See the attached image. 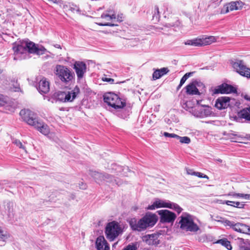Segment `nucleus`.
Here are the masks:
<instances>
[{
    "label": "nucleus",
    "mask_w": 250,
    "mask_h": 250,
    "mask_svg": "<svg viewBox=\"0 0 250 250\" xmlns=\"http://www.w3.org/2000/svg\"><path fill=\"white\" fill-rule=\"evenodd\" d=\"M101 19H104L108 22L99 23L98 24L100 26H114L116 24L112 23V22L113 20L116 19V16L114 14H109L107 13H104L102 14Z\"/></svg>",
    "instance_id": "nucleus-17"
},
{
    "label": "nucleus",
    "mask_w": 250,
    "mask_h": 250,
    "mask_svg": "<svg viewBox=\"0 0 250 250\" xmlns=\"http://www.w3.org/2000/svg\"><path fill=\"white\" fill-rule=\"evenodd\" d=\"M37 89L39 92L42 94H46L49 92L50 89L49 83L46 78H43L40 81Z\"/></svg>",
    "instance_id": "nucleus-21"
},
{
    "label": "nucleus",
    "mask_w": 250,
    "mask_h": 250,
    "mask_svg": "<svg viewBox=\"0 0 250 250\" xmlns=\"http://www.w3.org/2000/svg\"><path fill=\"white\" fill-rule=\"evenodd\" d=\"M74 69L76 73L78 81H80L86 71V65L83 62H76L74 64Z\"/></svg>",
    "instance_id": "nucleus-15"
},
{
    "label": "nucleus",
    "mask_w": 250,
    "mask_h": 250,
    "mask_svg": "<svg viewBox=\"0 0 250 250\" xmlns=\"http://www.w3.org/2000/svg\"><path fill=\"white\" fill-rule=\"evenodd\" d=\"M234 194V193H229L227 194V196H233V194Z\"/></svg>",
    "instance_id": "nucleus-50"
},
{
    "label": "nucleus",
    "mask_w": 250,
    "mask_h": 250,
    "mask_svg": "<svg viewBox=\"0 0 250 250\" xmlns=\"http://www.w3.org/2000/svg\"><path fill=\"white\" fill-rule=\"evenodd\" d=\"M184 43L185 45H189L194 46H200L205 44L204 41L200 39L188 40L185 42Z\"/></svg>",
    "instance_id": "nucleus-27"
},
{
    "label": "nucleus",
    "mask_w": 250,
    "mask_h": 250,
    "mask_svg": "<svg viewBox=\"0 0 250 250\" xmlns=\"http://www.w3.org/2000/svg\"><path fill=\"white\" fill-rule=\"evenodd\" d=\"M55 46L57 48H61V46L59 44H56V45H55Z\"/></svg>",
    "instance_id": "nucleus-51"
},
{
    "label": "nucleus",
    "mask_w": 250,
    "mask_h": 250,
    "mask_svg": "<svg viewBox=\"0 0 250 250\" xmlns=\"http://www.w3.org/2000/svg\"><path fill=\"white\" fill-rule=\"evenodd\" d=\"M19 89H20V88H19V87H17V88H16V90H15V91H19Z\"/></svg>",
    "instance_id": "nucleus-53"
},
{
    "label": "nucleus",
    "mask_w": 250,
    "mask_h": 250,
    "mask_svg": "<svg viewBox=\"0 0 250 250\" xmlns=\"http://www.w3.org/2000/svg\"><path fill=\"white\" fill-rule=\"evenodd\" d=\"M211 219L212 221H215L221 222V223L223 224L224 225H225V223L224 222V221H226L227 220H226V219L222 218L221 217H220L219 216H216L215 217H214L213 215H211Z\"/></svg>",
    "instance_id": "nucleus-38"
},
{
    "label": "nucleus",
    "mask_w": 250,
    "mask_h": 250,
    "mask_svg": "<svg viewBox=\"0 0 250 250\" xmlns=\"http://www.w3.org/2000/svg\"><path fill=\"white\" fill-rule=\"evenodd\" d=\"M6 184V182L5 181H0V188H4V185Z\"/></svg>",
    "instance_id": "nucleus-48"
},
{
    "label": "nucleus",
    "mask_w": 250,
    "mask_h": 250,
    "mask_svg": "<svg viewBox=\"0 0 250 250\" xmlns=\"http://www.w3.org/2000/svg\"><path fill=\"white\" fill-rule=\"evenodd\" d=\"M9 30L7 29H6L4 27H3L2 28V29H1V33L2 34H5V35H9L10 34L9 33Z\"/></svg>",
    "instance_id": "nucleus-46"
},
{
    "label": "nucleus",
    "mask_w": 250,
    "mask_h": 250,
    "mask_svg": "<svg viewBox=\"0 0 250 250\" xmlns=\"http://www.w3.org/2000/svg\"><path fill=\"white\" fill-rule=\"evenodd\" d=\"M20 115L24 121L33 126H34V124H36L39 121L34 112L29 109H22L20 112Z\"/></svg>",
    "instance_id": "nucleus-10"
},
{
    "label": "nucleus",
    "mask_w": 250,
    "mask_h": 250,
    "mask_svg": "<svg viewBox=\"0 0 250 250\" xmlns=\"http://www.w3.org/2000/svg\"><path fill=\"white\" fill-rule=\"evenodd\" d=\"M240 232L250 234V226L241 223Z\"/></svg>",
    "instance_id": "nucleus-33"
},
{
    "label": "nucleus",
    "mask_w": 250,
    "mask_h": 250,
    "mask_svg": "<svg viewBox=\"0 0 250 250\" xmlns=\"http://www.w3.org/2000/svg\"><path fill=\"white\" fill-rule=\"evenodd\" d=\"M54 73L61 82L65 84H68L74 78V74L72 70L62 65H57Z\"/></svg>",
    "instance_id": "nucleus-4"
},
{
    "label": "nucleus",
    "mask_w": 250,
    "mask_h": 250,
    "mask_svg": "<svg viewBox=\"0 0 250 250\" xmlns=\"http://www.w3.org/2000/svg\"><path fill=\"white\" fill-rule=\"evenodd\" d=\"M180 218L179 224L181 229L191 232H196L199 229V227L194 222L192 215L189 213L183 212Z\"/></svg>",
    "instance_id": "nucleus-3"
},
{
    "label": "nucleus",
    "mask_w": 250,
    "mask_h": 250,
    "mask_svg": "<svg viewBox=\"0 0 250 250\" xmlns=\"http://www.w3.org/2000/svg\"><path fill=\"white\" fill-rule=\"evenodd\" d=\"M237 92V89L233 86L226 83H222L216 87L213 91L214 94H229Z\"/></svg>",
    "instance_id": "nucleus-14"
},
{
    "label": "nucleus",
    "mask_w": 250,
    "mask_h": 250,
    "mask_svg": "<svg viewBox=\"0 0 250 250\" xmlns=\"http://www.w3.org/2000/svg\"><path fill=\"white\" fill-rule=\"evenodd\" d=\"M239 250H241L239 248Z\"/></svg>",
    "instance_id": "nucleus-61"
},
{
    "label": "nucleus",
    "mask_w": 250,
    "mask_h": 250,
    "mask_svg": "<svg viewBox=\"0 0 250 250\" xmlns=\"http://www.w3.org/2000/svg\"><path fill=\"white\" fill-rule=\"evenodd\" d=\"M194 176H197L199 178H205L207 179H208V178H209L208 177L207 175H205L202 173L199 172H196Z\"/></svg>",
    "instance_id": "nucleus-42"
},
{
    "label": "nucleus",
    "mask_w": 250,
    "mask_h": 250,
    "mask_svg": "<svg viewBox=\"0 0 250 250\" xmlns=\"http://www.w3.org/2000/svg\"><path fill=\"white\" fill-rule=\"evenodd\" d=\"M34 127L44 135H48L50 132L49 126L41 120L36 123V124H34Z\"/></svg>",
    "instance_id": "nucleus-22"
},
{
    "label": "nucleus",
    "mask_w": 250,
    "mask_h": 250,
    "mask_svg": "<svg viewBox=\"0 0 250 250\" xmlns=\"http://www.w3.org/2000/svg\"><path fill=\"white\" fill-rule=\"evenodd\" d=\"M156 18V20H158L160 18L159 8L158 6H155L154 9V14L153 16V19Z\"/></svg>",
    "instance_id": "nucleus-40"
},
{
    "label": "nucleus",
    "mask_w": 250,
    "mask_h": 250,
    "mask_svg": "<svg viewBox=\"0 0 250 250\" xmlns=\"http://www.w3.org/2000/svg\"><path fill=\"white\" fill-rule=\"evenodd\" d=\"M157 213L162 223H173L176 218L175 213L167 209L158 210Z\"/></svg>",
    "instance_id": "nucleus-13"
},
{
    "label": "nucleus",
    "mask_w": 250,
    "mask_h": 250,
    "mask_svg": "<svg viewBox=\"0 0 250 250\" xmlns=\"http://www.w3.org/2000/svg\"><path fill=\"white\" fill-rule=\"evenodd\" d=\"M215 243L220 244L226 248L228 250H231L232 247L229 241L227 238H223L217 240Z\"/></svg>",
    "instance_id": "nucleus-30"
},
{
    "label": "nucleus",
    "mask_w": 250,
    "mask_h": 250,
    "mask_svg": "<svg viewBox=\"0 0 250 250\" xmlns=\"http://www.w3.org/2000/svg\"><path fill=\"white\" fill-rule=\"evenodd\" d=\"M213 37H210L209 39H212Z\"/></svg>",
    "instance_id": "nucleus-60"
},
{
    "label": "nucleus",
    "mask_w": 250,
    "mask_h": 250,
    "mask_svg": "<svg viewBox=\"0 0 250 250\" xmlns=\"http://www.w3.org/2000/svg\"><path fill=\"white\" fill-rule=\"evenodd\" d=\"M176 139L182 144H189L191 142L190 139L187 136L181 137L177 135Z\"/></svg>",
    "instance_id": "nucleus-32"
},
{
    "label": "nucleus",
    "mask_w": 250,
    "mask_h": 250,
    "mask_svg": "<svg viewBox=\"0 0 250 250\" xmlns=\"http://www.w3.org/2000/svg\"><path fill=\"white\" fill-rule=\"evenodd\" d=\"M230 98L228 97H222L218 98L215 104V106L219 110L225 109L229 105Z\"/></svg>",
    "instance_id": "nucleus-18"
},
{
    "label": "nucleus",
    "mask_w": 250,
    "mask_h": 250,
    "mask_svg": "<svg viewBox=\"0 0 250 250\" xmlns=\"http://www.w3.org/2000/svg\"><path fill=\"white\" fill-rule=\"evenodd\" d=\"M75 198V196L74 195H72V199H74Z\"/></svg>",
    "instance_id": "nucleus-58"
},
{
    "label": "nucleus",
    "mask_w": 250,
    "mask_h": 250,
    "mask_svg": "<svg viewBox=\"0 0 250 250\" xmlns=\"http://www.w3.org/2000/svg\"><path fill=\"white\" fill-rule=\"evenodd\" d=\"M193 72H188L186 73L183 77L181 78L180 82V86H182L185 83L186 81L190 76L192 75Z\"/></svg>",
    "instance_id": "nucleus-36"
},
{
    "label": "nucleus",
    "mask_w": 250,
    "mask_h": 250,
    "mask_svg": "<svg viewBox=\"0 0 250 250\" xmlns=\"http://www.w3.org/2000/svg\"><path fill=\"white\" fill-rule=\"evenodd\" d=\"M167 208L173 209L176 211L178 214L181 213L183 208H181L178 204L170 202L169 200H164L157 198L151 205H149L147 207V209L149 210H153L155 208Z\"/></svg>",
    "instance_id": "nucleus-5"
},
{
    "label": "nucleus",
    "mask_w": 250,
    "mask_h": 250,
    "mask_svg": "<svg viewBox=\"0 0 250 250\" xmlns=\"http://www.w3.org/2000/svg\"><path fill=\"white\" fill-rule=\"evenodd\" d=\"M2 72V70L0 69V74H1Z\"/></svg>",
    "instance_id": "nucleus-57"
},
{
    "label": "nucleus",
    "mask_w": 250,
    "mask_h": 250,
    "mask_svg": "<svg viewBox=\"0 0 250 250\" xmlns=\"http://www.w3.org/2000/svg\"><path fill=\"white\" fill-rule=\"evenodd\" d=\"M236 240L241 250H250V241L249 240L238 238Z\"/></svg>",
    "instance_id": "nucleus-24"
},
{
    "label": "nucleus",
    "mask_w": 250,
    "mask_h": 250,
    "mask_svg": "<svg viewBox=\"0 0 250 250\" xmlns=\"http://www.w3.org/2000/svg\"><path fill=\"white\" fill-rule=\"evenodd\" d=\"M20 115L24 121L33 126H34V124H36L39 121L34 112L29 109H22L20 112Z\"/></svg>",
    "instance_id": "nucleus-9"
},
{
    "label": "nucleus",
    "mask_w": 250,
    "mask_h": 250,
    "mask_svg": "<svg viewBox=\"0 0 250 250\" xmlns=\"http://www.w3.org/2000/svg\"><path fill=\"white\" fill-rule=\"evenodd\" d=\"M104 100L105 103L115 109L123 108L126 105L124 100L121 99L118 95L112 92L105 94Z\"/></svg>",
    "instance_id": "nucleus-6"
},
{
    "label": "nucleus",
    "mask_w": 250,
    "mask_h": 250,
    "mask_svg": "<svg viewBox=\"0 0 250 250\" xmlns=\"http://www.w3.org/2000/svg\"><path fill=\"white\" fill-rule=\"evenodd\" d=\"M230 203H232L234 204L233 205V207H236L238 208H243L244 207L245 204H244L243 203H240L239 202H234V201H225L223 204H226L227 205H230Z\"/></svg>",
    "instance_id": "nucleus-31"
},
{
    "label": "nucleus",
    "mask_w": 250,
    "mask_h": 250,
    "mask_svg": "<svg viewBox=\"0 0 250 250\" xmlns=\"http://www.w3.org/2000/svg\"><path fill=\"white\" fill-rule=\"evenodd\" d=\"M163 135L166 137H170V138H176L177 137V134H175L174 133H169L167 132H165L163 133Z\"/></svg>",
    "instance_id": "nucleus-43"
},
{
    "label": "nucleus",
    "mask_w": 250,
    "mask_h": 250,
    "mask_svg": "<svg viewBox=\"0 0 250 250\" xmlns=\"http://www.w3.org/2000/svg\"><path fill=\"white\" fill-rule=\"evenodd\" d=\"M228 206H233V205H234L232 203H230V205H228Z\"/></svg>",
    "instance_id": "nucleus-56"
},
{
    "label": "nucleus",
    "mask_w": 250,
    "mask_h": 250,
    "mask_svg": "<svg viewBox=\"0 0 250 250\" xmlns=\"http://www.w3.org/2000/svg\"><path fill=\"white\" fill-rule=\"evenodd\" d=\"M224 222L225 223V226H229L234 230L240 232L241 223H234V222L230 221L229 220L224 221Z\"/></svg>",
    "instance_id": "nucleus-29"
},
{
    "label": "nucleus",
    "mask_w": 250,
    "mask_h": 250,
    "mask_svg": "<svg viewBox=\"0 0 250 250\" xmlns=\"http://www.w3.org/2000/svg\"><path fill=\"white\" fill-rule=\"evenodd\" d=\"M89 174L95 180V181L97 183H99L103 181H106L108 182H115L116 184H118L116 180L108 174L102 173L98 171L90 170Z\"/></svg>",
    "instance_id": "nucleus-12"
},
{
    "label": "nucleus",
    "mask_w": 250,
    "mask_h": 250,
    "mask_svg": "<svg viewBox=\"0 0 250 250\" xmlns=\"http://www.w3.org/2000/svg\"><path fill=\"white\" fill-rule=\"evenodd\" d=\"M233 68L243 76L250 78V68H248L242 60H237L231 62Z\"/></svg>",
    "instance_id": "nucleus-11"
},
{
    "label": "nucleus",
    "mask_w": 250,
    "mask_h": 250,
    "mask_svg": "<svg viewBox=\"0 0 250 250\" xmlns=\"http://www.w3.org/2000/svg\"><path fill=\"white\" fill-rule=\"evenodd\" d=\"M243 3L242 1H232L224 5L221 10V14H226L230 11L239 10L242 8Z\"/></svg>",
    "instance_id": "nucleus-16"
},
{
    "label": "nucleus",
    "mask_w": 250,
    "mask_h": 250,
    "mask_svg": "<svg viewBox=\"0 0 250 250\" xmlns=\"http://www.w3.org/2000/svg\"><path fill=\"white\" fill-rule=\"evenodd\" d=\"M4 209L3 211L7 214L9 220L13 218L14 216V203L10 201H5L4 202Z\"/></svg>",
    "instance_id": "nucleus-19"
},
{
    "label": "nucleus",
    "mask_w": 250,
    "mask_h": 250,
    "mask_svg": "<svg viewBox=\"0 0 250 250\" xmlns=\"http://www.w3.org/2000/svg\"><path fill=\"white\" fill-rule=\"evenodd\" d=\"M13 143L17 146L19 147L20 148L23 149V150H25V151H26L25 147L23 146L22 143L20 140L16 139L13 141Z\"/></svg>",
    "instance_id": "nucleus-39"
},
{
    "label": "nucleus",
    "mask_w": 250,
    "mask_h": 250,
    "mask_svg": "<svg viewBox=\"0 0 250 250\" xmlns=\"http://www.w3.org/2000/svg\"><path fill=\"white\" fill-rule=\"evenodd\" d=\"M11 24V23L10 22H6V23H4V24Z\"/></svg>",
    "instance_id": "nucleus-54"
},
{
    "label": "nucleus",
    "mask_w": 250,
    "mask_h": 250,
    "mask_svg": "<svg viewBox=\"0 0 250 250\" xmlns=\"http://www.w3.org/2000/svg\"><path fill=\"white\" fill-rule=\"evenodd\" d=\"M80 90L78 86L76 85L71 91L68 92L58 91L55 93V98L62 102H71L80 94Z\"/></svg>",
    "instance_id": "nucleus-7"
},
{
    "label": "nucleus",
    "mask_w": 250,
    "mask_h": 250,
    "mask_svg": "<svg viewBox=\"0 0 250 250\" xmlns=\"http://www.w3.org/2000/svg\"><path fill=\"white\" fill-rule=\"evenodd\" d=\"M103 81L109 82L110 83H112L114 82V80L113 79L107 78H104V79H103Z\"/></svg>",
    "instance_id": "nucleus-47"
},
{
    "label": "nucleus",
    "mask_w": 250,
    "mask_h": 250,
    "mask_svg": "<svg viewBox=\"0 0 250 250\" xmlns=\"http://www.w3.org/2000/svg\"><path fill=\"white\" fill-rule=\"evenodd\" d=\"M160 234L158 233H153L148 234L145 237L146 243L149 245L156 246L159 244V237Z\"/></svg>",
    "instance_id": "nucleus-23"
},
{
    "label": "nucleus",
    "mask_w": 250,
    "mask_h": 250,
    "mask_svg": "<svg viewBox=\"0 0 250 250\" xmlns=\"http://www.w3.org/2000/svg\"><path fill=\"white\" fill-rule=\"evenodd\" d=\"M186 92L189 95L200 94L198 89L193 83H190L186 86Z\"/></svg>",
    "instance_id": "nucleus-28"
},
{
    "label": "nucleus",
    "mask_w": 250,
    "mask_h": 250,
    "mask_svg": "<svg viewBox=\"0 0 250 250\" xmlns=\"http://www.w3.org/2000/svg\"><path fill=\"white\" fill-rule=\"evenodd\" d=\"M8 237V235L0 229V241L2 242V244H0V246L4 245L3 243L6 241Z\"/></svg>",
    "instance_id": "nucleus-34"
},
{
    "label": "nucleus",
    "mask_w": 250,
    "mask_h": 250,
    "mask_svg": "<svg viewBox=\"0 0 250 250\" xmlns=\"http://www.w3.org/2000/svg\"><path fill=\"white\" fill-rule=\"evenodd\" d=\"M168 71L169 70L166 67L156 69L153 73L152 78L154 80H157L167 74Z\"/></svg>",
    "instance_id": "nucleus-25"
},
{
    "label": "nucleus",
    "mask_w": 250,
    "mask_h": 250,
    "mask_svg": "<svg viewBox=\"0 0 250 250\" xmlns=\"http://www.w3.org/2000/svg\"><path fill=\"white\" fill-rule=\"evenodd\" d=\"M8 101V97L0 94V106H3L7 104Z\"/></svg>",
    "instance_id": "nucleus-35"
},
{
    "label": "nucleus",
    "mask_w": 250,
    "mask_h": 250,
    "mask_svg": "<svg viewBox=\"0 0 250 250\" xmlns=\"http://www.w3.org/2000/svg\"><path fill=\"white\" fill-rule=\"evenodd\" d=\"M80 188L84 189L86 188V185L82 184V186L80 187Z\"/></svg>",
    "instance_id": "nucleus-49"
},
{
    "label": "nucleus",
    "mask_w": 250,
    "mask_h": 250,
    "mask_svg": "<svg viewBox=\"0 0 250 250\" xmlns=\"http://www.w3.org/2000/svg\"><path fill=\"white\" fill-rule=\"evenodd\" d=\"M13 50L16 55L24 54L26 52L38 55H43L46 52V49L42 45L35 44L34 42L22 41L13 43Z\"/></svg>",
    "instance_id": "nucleus-1"
},
{
    "label": "nucleus",
    "mask_w": 250,
    "mask_h": 250,
    "mask_svg": "<svg viewBox=\"0 0 250 250\" xmlns=\"http://www.w3.org/2000/svg\"><path fill=\"white\" fill-rule=\"evenodd\" d=\"M157 221V216L151 213H147L138 221L131 220L129 223L133 230L141 231L147 227L153 226Z\"/></svg>",
    "instance_id": "nucleus-2"
},
{
    "label": "nucleus",
    "mask_w": 250,
    "mask_h": 250,
    "mask_svg": "<svg viewBox=\"0 0 250 250\" xmlns=\"http://www.w3.org/2000/svg\"><path fill=\"white\" fill-rule=\"evenodd\" d=\"M204 113L206 116H208L211 114V111L209 108L205 109L204 110Z\"/></svg>",
    "instance_id": "nucleus-44"
},
{
    "label": "nucleus",
    "mask_w": 250,
    "mask_h": 250,
    "mask_svg": "<svg viewBox=\"0 0 250 250\" xmlns=\"http://www.w3.org/2000/svg\"><path fill=\"white\" fill-rule=\"evenodd\" d=\"M181 86H180V84H179V85L178 86V87H177V89H179V88H180Z\"/></svg>",
    "instance_id": "nucleus-55"
},
{
    "label": "nucleus",
    "mask_w": 250,
    "mask_h": 250,
    "mask_svg": "<svg viewBox=\"0 0 250 250\" xmlns=\"http://www.w3.org/2000/svg\"><path fill=\"white\" fill-rule=\"evenodd\" d=\"M123 250H137V247L135 245H128L124 248Z\"/></svg>",
    "instance_id": "nucleus-41"
},
{
    "label": "nucleus",
    "mask_w": 250,
    "mask_h": 250,
    "mask_svg": "<svg viewBox=\"0 0 250 250\" xmlns=\"http://www.w3.org/2000/svg\"><path fill=\"white\" fill-rule=\"evenodd\" d=\"M121 232V228L115 221L108 223L105 227V233L106 238L110 241L114 240Z\"/></svg>",
    "instance_id": "nucleus-8"
},
{
    "label": "nucleus",
    "mask_w": 250,
    "mask_h": 250,
    "mask_svg": "<svg viewBox=\"0 0 250 250\" xmlns=\"http://www.w3.org/2000/svg\"><path fill=\"white\" fill-rule=\"evenodd\" d=\"M233 197L242 198L246 200H250V194H249L234 193L233 194Z\"/></svg>",
    "instance_id": "nucleus-37"
},
{
    "label": "nucleus",
    "mask_w": 250,
    "mask_h": 250,
    "mask_svg": "<svg viewBox=\"0 0 250 250\" xmlns=\"http://www.w3.org/2000/svg\"><path fill=\"white\" fill-rule=\"evenodd\" d=\"M186 171H187V174L188 175H194L195 173H196V172L194 171L191 169L187 168Z\"/></svg>",
    "instance_id": "nucleus-45"
},
{
    "label": "nucleus",
    "mask_w": 250,
    "mask_h": 250,
    "mask_svg": "<svg viewBox=\"0 0 250 250\" xmlns=\"http://www.w3.org/2000/svg\"><path fill=\"white\" fill-rule=\"evenodd\" d=\"M117 21H119L120 22L122 21V20L121 19H120L119 17L118 16V18H117Z\"/></svg>",
    "instance_id": "nucleus-52"
},
{
    "label": "nucleus",
    "mask_w": 250,
    "mask_h": 250,
    "mask_svg": "<svg viewBox=\"0 0 250 250\" xmlns=\"http://www.w3.org/2000/svg\"><path fill=\"white\" fill-rule=\"evenodd\" d=\"M95 244L97 250H109V245L103 236L97 238Z\"/></svg>",
    "instance_id": "nucleus-20"
},
{
    "label": "nucleus",
    "mask_w": 250,
    "mask_h": 250,
    "mask_svg": "<svg viewBox=\"0 0 250 250\" xmlns=\"http://www.w3.org/2000/svg\"><path fill=\"white\" fill-rule=\"evenodd\" d=\"M238 117L250 121V107L245 108L238 112Z\"/></svg>",
    "instance_id": "nucleus-26"
},
{
    "label": "nucleus",
    "mask_w": 250,
    "mask_h": 250,
    "mask_svg": "<svg viewBox=\"0 0 250 250\" xmlns=\"http://www.w3.org/2000/svg\"><path fill=\"white\" fill-rule=\"evenodd\" d=\"M248 139H249V140H250V135H249Z\"/></svg>",
    "instance_id": "nucleus-59"
}]
</instances>
